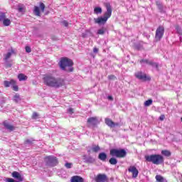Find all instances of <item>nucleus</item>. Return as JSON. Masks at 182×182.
I'll return each mask as SVG.
<instances>
[{"label": "nucleus", "mask_w": 182, "mask_h": 182, "mask_svg": "<svg viewBox=\"0 0 182 182\" xmlns=\"http://www.w3.org/2000/svg\"><path fill=\"white\" fill-rule=\"evenodd\" d=\"M163 36H164V26H159L156 30L155 40L156 42H160Z\"/></svg>", "instance_id": "nucleus-7"}, {"label": "nucleus", "mask_w": 182, "mask_h": 182, "mask_svg": "<svg viewBox=\"0 0 182 182\" xmlns=\"http://www.w3.org/2000/svg\"><path fill=\"white\" fill-rule=\"evenodd\" d=\"M43 82L46 86L48 87H54V89H59L65 86V79L56 77L52 74H46L43 77Z\"/></svg>", "instance_id": "nucleus-1"}, {"label": "nucleus", "mask_w": 182, "mask_h": 182, "mask_svg": "<svg viewBox=\"0 0 182 182\" xmlns=\"http://www.w3.org/2000/svg\"><path fill=\"white\" fill-rule=\"evenodd\" d=\"M68 112L70 113L71 114H73V108H69V109H68Z\"/></svg>", "instance_id": "nucleus-45"}, {"label": "nucleus", "mask_w": 182, "mask_h": 182, "mask_svg": "<svg viewBox=\"0 0 182 182\" xmlns=\"http://www.w3.org/2000/svg\"><path fill=\"white\" fill-rule=\"evenodd\" d=\"M3 25L4 26H9V25H11V19L9 18H6L4 21H3Z\"/></svg>", "instance_id": "nucleus-28"}, {"label": "nucleus", "mask_w": 182, "mask_h": 182, "mask_svg": "<svg viewBox=\"0 0 182 182\" xmlns=\"http://www.w3.org/2000/svg\"><path fill=\"white\" fill-rule=\"evenodd\" d=\"M105 29L102 28L97 31V34L98 35H105Z\"/></svg>", "instance_id": "nucleus-34"}, {"label": "nucleus", "mask_w": 182, "mask_h": 182, "mask_svg": "<svg viewBox=\"0 0 182 182\" xmlns=\"http://www.w3.org/2000/svg\"><path fill=\"white\" fill-rule=\"evenodd\" d=\"M139 63H146V65H149L150 66H154V68H156V69L159 70V63L150 61L148 59L140 60Z\"/></svg>", "instance_id": "nucleus-13"}, {"label": "nucleus", "mask_w": 182, "mask_h": 182, "mask_svg": "<svg viewBox=\"0 0 182 182\" xmlns=\"http://www.w3.org/2000/svg\"><path fill=\"white\" fill-rule=\"evenodd\" d=\"M135 77L136 79H139V80H144V82L151 80V77H150V76H147V75L143 74L141 72L136 73Z\"/></svg>", "instance_id": "nucleus-9"}, {"label": "nucleus", "mask_w": 182, "mask_h": 182, "mask_svg": "<svg viewBox=\"0 0 182 182\" xmlns=\"http://www.w3.org/2000/svg\"><path fill=\"white\" fill-rule=\"evenodd\" d=\"M73 60L68 58L66 57L62 58L59 63V66L61 70H65V72H73Z\"/></svg>", "instance_id": "nucleus-3"}, {"label": "nucleus", "mask_w": 182, "mask_h": 182, "mask_svg": "<svg viewBox=\"0 0 182 182\" xmlns=\"http://www.w3.org/2000/svg\"><path fill=\"white\" fill-rule=\"evenodd\" d=\"M44 161L46 163V166H48L49 167H55V166H58L59 163L58 158L53 156H46L44 158Z\"/></svg>", "instance_id": "nucleus-6"}, {"label": "nucleus", "mask_w": 182, "mask_h": 182, "mask_svg": "<svg viewBox=\"0 0 182 182\" xmlns=\"http://www.w3.org/2000/svg\"><path fill=\"white\" fill-rule=\"evenodd\" d=\"M156 6H158V9H160V11H163L164 9L163 4H161L160 1H156Z\"/></svg>", "instance_id": "nucleus-31"}, {"label": "nucleus", "mask_w": 182, "mask_h": 182, "mask_svg": "<svg viewBox=\"0 0 182 182\" xmlns=\"http://www.w3.org/2000/svg\"><path fill=\"white\" fill-rule=\"evenodd\" d=\"M129 173H132V178H137V176H139V170L136 166H131L128 168Z\"/></svg>", "instance_id": "nucleus-11"}, {"label": "nucleus", "mask_w": 182, "mask_h": 182, "mask_svg": "<svg viewBox=\"0 0 182 182\" xmlns=\"http://www.w3.org/2000/svg\"><path fill=\"white\" fill-rule=\"evenodd\" d=\"M4 85L5 87H9L10 86H12L13 85H15V80H11L10 81L5 80L4 82Z\"/></svg>", "instance_id": "nucleus-19"}, {"label": "nucleus", "mask_w": 182, "mask_h": 182, "mask_svg": "<svg viewBox=\"0 0 182 182\" xmlns=\"http://www.w3.org/2000/svg\"><path fill=\"white\" fill-rule=\"evenodd\" d=\"M39 6H40L41 12H45V8H46L45 4L40 2Z\"/></svg>", "instance_id": "nucleus-30"}, {"label": "nucleus", "mask_w": 182, "mask_h": 182, "mask_svg": "<svg viewBox=\"0 0 182 182\" xmlns=\"http://www.w3.org/2000/svg\"><path fill=\"white\" fill-rule=\"evenodd\" d=\"M25 49L27 53H31L32 52V49L28 46H26Z\"/></svg>", "instance_id": "nucleus-36"}, {"label": "nucleus", "mask_w": 182, "mask_h": 182, "mask_svg": "<svg viewBox=\"0 0 182 182\" xmlns=\"http://www.w3.org/2000/svg\"><path fill=\"white\" fill-rule=\"evenodd\" d=\"M72 166H73V164L72 163H65V167H66V168H72Z\"/></svg>", "instance_id": "nucleus-37"}, {"label": "nucleus", "mask_w": 182, "mask_h": 182, "mask_svg": "<svg viewBox=\"0 0 182 182\" xmlns=\"http://www.w3.org/2000/svg\"><path fill=\"white\" fill-rule=\"evenodd\" d=\"M102 10L101 9V7H95L94 9V14H95V15H99L100 14H102Z\"/></svg>", "instance_id": "nucleus-24"}, {"label": "nucleus", "mask_w": 182, "mask_h": 182, "mask_svg": "<svg viewBox=\"0 0 182 182\" xmlns=\"http://www.w3.org/2000/svg\"><path fill=\"white\" fill-rule=\"evenodd\" d=\"M108 79L109 80H114V79H116V76H114L113 75H108Z\"/></svg>", "instance_id": "nucleus-39"}, {"label": "nucleus", "mask_w": 182, "mask_h": 182, "mask_svg": "<svg viewBox=\"0 0 182 182\" xmlns=\"http://www.w3.org/2000/svg\"><path fill=\"white\" fill-rule=\"evenodd\" d=\"M92 153H97L100 151V146L99 145H95L91 149Z\"/></svg>", "instance_id": "nucleus-21"}, {"label": "nucleus", "mask_w": 182, "mask_h": 182, "mask_svg": "<svg viewBox=\"0 0 182 182\" xmlns=\"http://www.w3.org/2000/svg\"><path fill=\"white\" fill-rule=\"evenodd\" d=\"M95 181H96V182H108L109 178H107V176H106V174L99 173L95 178Z\"/></svg>", "instance_id": "nucleus-10"}, {"label": "nucleus", "mask_w": 182, "mask_h": 182, "mask_svg": "<svg viewBox=\"0 0 182 182\" xmlns=\"http://www.w3.org/2000/svg\"><path fill=\"white\" fill-rule=\"evenodd\" d=\"M6 19V14L4 12H0V21L4 22Z\"/></svg>", "instance_id": "nucleus-26"}, {"label": "nucleus", "mask_w": 182, "mask_h": 182, "mask_svg": "<svg viewBox=\"0 0 182 182\" xmlns=\"http://www.w3.org/2000/svg\"><path fill=\"white\" fill-rule=\"evenodd\" d=\"M144 106H146V107H149V106H151V105H153V100L149 99L147 100L146 101L144 102Z\"/></svg>", "instance_id": "nucleus-25"}, {"label": "nucleus", "mask_w": 182, "mask_h": 182, "mask_svg": "<svg viewBox=\"0 0 182 182\" xmlns=\"http://www.w3.org/2000/svg\"><path fill=\"white\" fill-rule=\"evenodd\" d=\"M109 163L112 166H116V164H117V159L114 157H112L111 159H109Z\"/></svg>", "instance_id": "nucleus-23"}, {"label": "nucleus", "mask_w": 182, "mask_h": 182, "mask_svg": "<svg viewBox=\"0 0 182 182\" xmlns=\"http://www.w3.org/2000/svg\"><path fill=\"white\" fill-rule=\"evenodd\" d=\"M14 101L16 103H18V102H21V96L19 95V94H16L14 97Z\"/></svg>", "instance_id": "nucleus-27"}, {"label": "nucleus", "mask_w": 182, "mask_h": 182, "mask_svg": "<svg viewBox=\"0 0 182 182\" xmlns=\"http://www.w3.org/2000/svg\"><path fill=\"white\" fill-rule=\"evenodd\" d=\"M104 5L107 9L106 12L104 13V16H100L97 18H94L95 23H97L98 25L106 24V22H107L108 19L112 16V12H113L110 3H105Z\"/></svg>", "instance_id": "nucleus-2"}, {"label": "nucleus", "mask_w": 182, "mask_h": 182, "mask_svg": "<svg viewBox=\"0 0 182 182\" xmlns=\"http://www.w3.org/2000/svg\"><path fill=\"white\" fill-rule=\"evenodd\" d=\"M33 12L36 16H41V9H39V6H34Z\"/></svg>", "instance_id": "nucleus-18"}, {"label": "nucleus", "mask_w": 182, "mask_h": 182, "mask_svg": "<svg viewBox=\"0 0 182 182\" xmlns=\"http://www.w3.org/2000/svg\"><path fill=\"white\" fill-rule=\"evenodd\" d=\"M11 56H12V53L9 52L7 54H6L4 55V60H8V59H9V58H11Z\"/></svg>", "instance_id": "nucleus-33"}, {"label": "nucleus", "mask_w": 182, "mask_h": 182, "mask_svg": "<svg viewBox=\"0 0 182 182\" xmlns=\"http://www.w3.org/2000/svg\"><path fill=\"white\" fill-rule=\"evenodd\" d=\"M18 10V12H23V7L19 6Z\"/></svg>", "instance_id": "nucleus-44"}, {"label": "nucleus", "mask_w": 182, "mask_h": 182, "mask_svg": "<svg viewBox=\"0 0 182 182\" xmlns=\"http://www.w3.org/2000/svg\"><path fill=\"white\" fill-rule=\"evenodd\" d=\"M105 124L109 127H114L115 126H119V124L114 123L112 119L109 118H105Z\"/></svg>", "instance_id": "nucleus-14"}, {"label": "nucleus", "mask_w": 182, "mask_h": 182, "mask_svg": "<svg viewBox=\"0 0 182 182\" xmlns=\"http://www.w3.org/2000/svg\"><path fill=\"white\" fill-rule=\"evenodd\" d=\"M38 117H39V114H38L37 112H33L31 116V119H38Z\"/></svg>", "instance_id": "nucleus-35"}, {"label": "nucleus", "mask_w": 182, "mask_h": 182, "mask_svg": "<svg viewBox=\"0 0 182 182\" xmlns=\"http://www.w3.org/2000/svg\"><path fill=\"white\" fill-rule=\"evenodd\" d=\"M18 79L20 82L28 80V76L25 75L23 73H20L18 75Z\"/></svg>", "instance_id": "nucleus-20"}, {"label": "nucleus", "mask_w": 182, "mask_h": 182, "mask_svg": "<svg viewBox=\"0 0 182 182\" xmlns=\"http://www.w3.org/2000/svg\"><path fill=\"white\" fill-rule=\"evenodd\" d=\"M71 182H85V180L79 176H74L71 178Z\"/></svg>", "instance_id": "nucleus-16"}, {"label": "nucleus", "mask_w": 182, "mask_h": 182, "mask_svg": "<svg viewBox=\"0 0 182 182\" xmlns=\"http://www.w3.org/2000/svg\"><path fill=\"white\" fill-rule=\"evenodd\" d=\"M176 29L177 31V33L179 34V35H182V29L180 27V26L177 25L176 26Z\"/></svg>", "instance_id": "nucleus-32"}, {"label": "nucleus", "mask_w": 182, "mask_h": 182, "mask_svg": "<svg viewBox=\"0 0 182 182\" xmlns=\"http://www.w3.org/2000/svg\"><path fill=\"white\" fill-rule=\"evenodd\" d=\"M62 24L64 26H69V23L68 22V21L66 20H64L63 21H62Z\"/></svg>", "instance_id": "nucleus-38"}, {"label": "nucleus", "mask_w": 182, "mask_h": 182, "mask_svg": "<svg viewBox=\"0 0 182 182\" xmlns=\"http://www.w3.org/2000/svg\"><path fill=\"white\" fill-rule=\"evenodd\" d=\"M90 160H91V161H92V160H93V159L90 158Z\"/></svg>", "instance_id": "nucleus-47"}, {"label": "nucleus", "mask_w": 182, "mask_h": 182, "mask_svg": "<svg viewBox=\"0 0 182 182\" xmlns=\"http://www.w3.org/2000/svg\"><path fill=\"white\" fill-rule=\"evenodd\" d=\"M3 126H4L5 129H7V130H9V132H14L15 130V127L14 125H11L8 123V121H4L3 122Z\"/></svg>", "instance_id": "nucleus-15"}, {"label": "nucleus", "mask_w": 182, "mask_h": 182, "mask_svg": "<svg viewBox=\"0 0 182 182\" xmlns=\"http://www.w3.org/2000/svg\"><path fill=\"white\" fill-rule=\"evenodd\" d=\"M12 177H14V178H16L17 181H15L14 178H7L6 179V182H19V181H23V177H22V175H21V173H19V172L18 171H13L11 173Z\"/></svg>", "instance_id": "nucleus-8"}, {"label": "nucleus", "mask_w": 182, "mask_h": 182, "mask_svg": "<svg viewBox=\"0 0 182 182\" xmlns=\"http://www.w3.org/2000/svg\"><path fill=\"white\" fill-rule=\"evenodd\" d=\"M93 52H94V53H97V52H99V48L95 47V48H93Z\"/></svg>", "instance_id": "nucleus-43"}, {"label": "nucleus", "mask_w": 182, "mask_h": 182, "mask_svg": "<svg viewBox=\"0 0 182 182\" xmlns=\"http://www.w3.org/2000/svg\"><path fill=\"white\" fill-rule=\"evenodd\" d=\"M109 155L117 159H124L127 156V152L124 149H112L109 150Z\"/></svg>", "instance_id": "nucleus-5"}, {"label": "nucleus", "mask_w": 182, "mask_h": 182, "mask_svg": "<svg viewBox=\"0 0 182 182\" xmlns=\"http://www.w3.org/2000/svg\"><path fill=\"white\" fill-rule=\"evenodd\" d=\"M108 99H109V100H113V97H112V96H108Z\"/></svg>", "instance_id": "nucleus-46"}, {"label": "nucleus", "mask_w": 182, "mask_h": 182, "mask_svg": "<svg viewBox=\"0 0 182 182\" xmlns=\"http://www.w3.org/2000/svg\"><path fill=\"white\" fill-rule=\"evenodd\" d=\"M87 123L91 126H97L99 124V119H97V117H91L87 119Z\"/></svg>", "instance_id": "nucleus-12"}, {"label": "nucleus", "mask_w": 182, "mask_h": 182, "mask_svg": "<svg viewBox=\"0 0 182 182\" xmlns=\"http://www.w3.org/2000/svg\"><path fill=\"white\" fill-rule=\"evenodd\" d=\"M24 143H25L26 144H32L33 141H32V140H31V139H26V140L24 141Z\"/></svg>", "instance_id": "nucleus-40"}, {"label": "nucleus", "mask_w": 182, "mask_h": 182, "mask_svg": "<svg viewBox=\"0 0 182 182\" xmlns=\"http://www.w3.org/2000/svg\"><path fill=\"white\" fill-rule=\"evenodd\" d=\"M98 159L101 160V161H106V159H107V154H106L105 152L100 153L98 155Z\"/></svg>", "instance_id": "nucleus-17"}, {"label": "nucleus", "mask_w": 182, "mask_h": 182, "mask_svg": "<svg viewBox=\"0 0 182 182\" xmlns=\"http://www.w3.org/2000/svg\"><path fill=\"white\" fill-rule=\"evenodd\" d=\"M166 118V117L164 116V114H162L159 117V120H161V122H163V120H164V119Z\"/></svg>", "instance_id": "nucleus-41"}, {"label": "nucleus", "mask_w": 182, "mask_h": 182, "mask_svg": "<svg viewBox=\"0 0 182 182\" xmlns=\"http://www.w3.org/2000/svg\"><path fill=\"white\" fill-rule=\"evenodd\" d=\"M145 160L146 161L152 163V164H156V166L163 164V163H164V157L160 154L146 155Z\"/></svg>", "instance_id": "nucleus-4"}, {"label": "nucleus", "mask_w": 182, "mask_h": 182, "mask_svg": "<svg viewBox=\"0 0 182 182\" xmlns=\"http://www.w3.org/2000/svg\"><path fill=\"white\" fill-rule=\"evenodd\" d=\"M12 86V89L13 90H14V92H18V90H19V87H18V85H16V81H14V84H13Z\"/></svg>", "instance_id": "nucleus-29"}, {"label": "nucleus", "mask_w": 182, "mask_h": 182, "mask_svg": "<svg viewBox=\"0 0 182 182\" xmlns=\"http://www.w3.org/2000/svg\"><path fill=\"white\" fill-rule=\"evenodd\" d=\"M161 154L166 157H170V156H171V152L168 150H162Z\"/></svg>", "instance_id": "nucleus-22"}, {"label": "nucleus", "mask_w": 182, "mask_h": 182, "mask_svg": "<svg viewBox=\"0 0 182 182\" xmlns=\"http://www.w3.org/2000/svg\"><path fill=\"white\" fill-rule=\"evenodd\" d=\"M52 41H58V37L56 36H51Z\"/></svg>", "instance_id": "nucleus-42"}]
</instances>
